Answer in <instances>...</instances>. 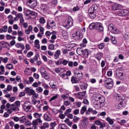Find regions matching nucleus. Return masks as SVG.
Segmentation results:
<instances>
[{
	"label": "nucleus",
	"instance_id": "1",
	"mask_svg": "<svg viewBox=\"0 0 129 129\" xmlns=\"http://www.w3.org/2000/svg\"><path fill=\"white\" fill-rule=\"evenodd\" d=\"M89 28L90 30L96 29L99 32H102L104 30L103 26H102V24L100 23H92L89 25Z\"/></svg>",
	"mask_w": 129,
	"mask_h": 129
},
{
	"label": "nucleus",
	"instance_id": "2",
	"mask_svg": "<svg viewBox=\"0 0 129 129\" xmlns=\"http://www.w3.org/2000/svg\"><path fill=\"white\" fill-rule=\"evenodd\" d=\"M105 87L107 89H111L113 87V81L111 78H108L105 80Z\"/></svg>",
	"mask_w": 129,
	"mask_h": 129
},
{
	"label": "nucleus",
	"instance_id": "3",
	"mask_svg": "<svg viewBox=\"0 0 129 129\" xmlns=\"http://www.w3.org/2000/svg\"><path fill=\"white\" fill-rule=\"evenodd\" d=\"M108 30L109 32H111L112 34H118L119 33V30L117 29L116 27L114 26L113 24H110L108 26Z\"/></svg>",
	"mask_w": 129,
	"mask_h": 129
},
{
	"label": "nucleus",
	"instance_id": "4",
	"mask_svg": "<svg viewBox=\"0 0 129 129\" xmlns=\"http://www.w3.org/2000/svg\"><path fill=\"white\" fill-rule=\"evenodd\" d=\"M73 25V19L71 17H69L68 19L67 24L63 25V27L67 28V29H70L71 26Z\"/></svg>",
	"mask_w": 129,
	"mask_h": 129
},
{
	"label": "nucleus",
	"instance_id": "5",
	"mask_svg": "<svg viewBox=\"0 0 129 129\" xmlns=\"http://www.w3.org/2000/svg\"><path fill=\"white\" fill-rule=\"evenodd\" d=\"M27 3L30 4L29 7L31 9H35L37 7V0H27Z\"/></svg>",
	"mask_w": 129,
	"mask_h": 129
},
{
	"label": "nucleus",
	"instance_id": "6",
	"mask_svg": "<svg viewBox=\"0 0 129 129\" xmlns=\"http://www.w3.org/2000/svg\"><path fill=\"white\" fill-rule=\"evenodd\" d=\"M129 13V11L126 9L120 10L118 12V15L120 17H123V16H127Z\"/></svg>",
	"mask_w": 129,
	"mask_h": 129
},
{
	"label": "nucleus",
	"instance_id": "7",
	"mask_svg": "<svg viewBox=\"0 0 129 129\" xmlns=\"http://www.w3.org/2000/svg\"><path fill=\"white\" fill-rule=\"evenodd\" d=\"M116 76L120 80H123V72L121 70H117L116 72Z\"/></svg>",
	"mask_w": 129,
	"mask_h": 129
},
{
	"label": "nucleus",
	"instance_id": "8",
	"mask_svg": "<svg viewBox=\"0 0 129 129\" xmlns=\"http://www.w3.org/2000/svg\"><path fill=\"white\" fill-rule=\"evenodd\" d=\"M73 37H74L76 40H80V39H82L83 35H82V33H80V32L77 31L76 34H73Z\"/></svg>",
	"mask_w": 129,
	"mask_h": 129
},
{
	"label": "nucleus",
	"instance_id": "9",
	"mask_svg": "<svg viewBox=\"0 0 129 129\" xmlns=\"http://www.w3.org/2000/svg\"><path fill=\"white\" fill-rule=\"evenodd\" d=\"M25 15L26 17H35V16H36V13L34 12L28 10L25 12Z\"/></svg>",
	"mask_w": 129,
	"mask_h": 129
},
{
	"label": "nucleus",
	"instance_id": "10",
	"mask_svg": "<svg viewBox=\"0 0 129 129\" xmlns=\"http://www.w3.org/2000/svg\"><path fill=\"white\" fill-rule=\"evenodd\" d=\"M28 103H29V102L26 101L23 104V107L25 111H29V109H31V106L28 104Z\"/></svg>",
	"mask_w": 129,
	"mask_h": 129
},
{
	"label": "nucleus",
	"instance_id": "11",
	"mask_svg": "<svg viewBox=\"0 0 129 129\" xmlns=\"http://www.w3.org/2000/svg\"><path fill=\"white\" fill-rule=\"evenodd\" d=\"M54 24V21L51 22V21H48L47 22V25L46 26V29L50 30L53 28V24Z\"/></svg>",
	"mask_w": 129,
	"mask_h": 129
},
{
	"label": "nucleus",
	"instance_id": "12",
	"mask_svg": "<svg viewBox=\"0 0 129 129\" xmlns=\"http://www.w3.org/2000/svg\"><path fill=\"white\" fill-rule=\"evenodd\" d=\"M112 8L113 11H116L117 10H121V6L120 5L117 4H115L113 5Z\"/></svg>",
	"mask_w": 129,
	"mask_h": 129
},
{
	"label": "nucleus",
	"instance_id": "13",
	"mask_svg": "<svg viewBox=\"0 0 129 129\" xmlns=\"http://www.w3.org/2000/svg\"><path fill=\"white\" fill-rule=\"evenodd\" d=\"M96 98H98L99 100V102L100 103V104H102V103H103L104 101H105V98L104 97H99L98 95H96Z\"/></svg>",
	"mask_w": 129,
	"mask_h": 129
},
{
	"label": "nucleus",
	"instance_id": "14",
	"mask_svg": "<svg viewBox=\"0 0 129 129\" xmlns=\"http://www.w3.org/2000/svg\"><path fill=\"white\" fill-rule=\"evenodd\" d=\"M60 55H61V51L59 50H56L54 55V59L56 60L59 59Z\"/></svg>",
	"mask_w": 129,
	"mask_h": 129
},
{
	"label": "nucleus",
	"instance_id": "15",
	"mask_svg": "<svg viewBox=\"0 0 129 129\" xmlns=\"http://www.w3.org/2000/svg\"><path fill=\"white\" fill-rule=\"evenodd\" d=\"M10 108L11 110H13V111H19L20 109H19V107H16V105L13 104L11 105Z\"/></svg>",
	"mask_w": 129,
	"mask_h": 129
},
{
	"label": "nucleus",
	"instance_id": "16",
	"mask_svg": "<svg viewBox=\"0 0 129 129\" xmlns=\"http://www.w3.org/2000/svg\"><path fill=\"white\" fill-rule=\"evenodd\" d=\"M34 44H35L34 47L37 48V49H40V41H39V40L36 39L34 41Z\"/></svg>",
	"mask_w": 129,
	"mask_h": 129
},
{
	"label": "nucleus",
	"instance_id": "17",
	"mask_svg": "<svg viewBox=\"0 0 129 129\" xmlns=\"http://www.w3.org/2000/svg\"><path fill=\"white\" fill-rule=\"evenodd\" d=\"M90 9L93 11V12H94V13L95 12H96L97 10H98V6H97V5L95 4H94L92 6V7L90 8Z\"/></svg>",
	"mask_w": 129,
	"mask_h": 129
},
{
	"label": "nucleus",
	"instance_id": "18",
	"mask_svg": "<svg viewBox=\"0 0 129 129\" xmlns=\"http://www.w3.org/2000/svg\"><path fill=\"white\" fill-rule=\"evenodd\" d=\"M33 31V27L32 26H29L28 28L25 30V33L27 35H29L31 32Z\"/></svg>",
	"mask_w": 129,
	"mask_h": 129
},
{
	"label": "nucleus",
	"instance_id": "19",
	"mask_svg": "<svg viewBox=\"0 0 129 129\" xmlns=\"http://www.w3.org/2000/svg\"><path fill=\"white\" fill-rule=\"evenodd\" d=\"M7 45L8 46H10V44H9L7 42L2 41L0 42V46L2 47V48H5L6 47H7Z\"/></svg>",
	"mask_w": 129,
	"mask_h": 129
},
{
	"label": "nucleus",
	"instance_id": "20",
	"mask_svg": "<svg viewBox=\"0 0 129 129\" xmlns=\"http://www.w3.org/2000/svg\"><path fill=\"white\" fill-rule=\"evenodd\" d=\"M58 128L59 129H69V127H68V126L66 125V124L61 123L59 125Z\"/></svg>",
	"mask_w": 129,
	"mask_h": 129
},
{
	"label": "nucleus",
	"instance_id": "21",
	"mask_svg": "<svg viewBox=\"0 0 129 129\" xmlns=\"http://www.w3.org/2000/svg\"><path fill=\"white\" fill-rule=\"evenodd\" d=\"M102 56L103 54L101 52H98L96 54L95 58H96V59L99 61L101 59V58H102Z\"/></svg>",
	"mask_w": 129,
	"mask_h": 129
},
{
	"label": "nucleus",
	"instance_id": "22",
	"mask_svg": "<svg viewBox=\"0 0 129 129\" xmlns=\"http://www.w3.org/2000/svg\"><path fill=\"white\" fill-rule=\"evenodd\" d=\"M83 51V49L81 47H78L77 49V53L78 55H79L80 56H81L82 55V52Z\"/></svg>",
	"mask_w": 129,
	"mask_h": 129
},
{
	"label": "nucleus",
	"instance_id": "23",
	"mask_svg": "<svg viewBox=\"0 0 129 129\" xmlns=\"http://www.w3.org/2000/svg\"><path fill=\"white\" fill-rule=\"evenodd\" d=\"M71 81L73 84L78 83L79 82V80H78L77 78H75V77H72L71 79Z\"/></svg>",
	"mask_w": 129,
	"mask_h": 129
},
{
	"label": "nucleus",
	"instance_id": "24",
	"mask_svg": "<svg viewBox=\"0 0 129 129\" xmlns=\"http://www.w3.org/2000/svg\"><path fill=\"white\" fill-rule=\"evenodd\" d=\"M82 55H83L84 56H85L86 57H88V55H89L88 50L86 49H83V51L82 52Z\"/></svg>",
	"mask_w": 129,
	"mask_h": 129
},
{
	"label": "nucleus",
	"instance_id": "25",
	"mask_svg": "<svg viewBox=\"0 0 129 129\" xmlns=\"http://www.w3.org/2000/svg\"><path fill=\"white\" fill-rule=\"evenodd\" d=\"M26 120H27V117H26L25 116L20 117L19 121L21 123H24V122H25Z\"/></svg>",
	"mask_w": 129,
	"mask_h": 129
},
{
	"label": "nucleus",
	"instance_id": "26",
	"mask_svg": "<svg viewBox=\"0 0 129 129\" xmlns=\"http://www.w3.org/2000/svg\"><path fill=\"white\" fill-rule=\"evenodd\" d=\"M15 46L16 48H21V49L22 50L25 49V45H24V44H22L21 43H17Z\"/></svg>",
	"mask_w": 129,
	"mask_h": 129
},
{
	"label": "nucleus",
	"instance_id": "27",
	"mask_svg": "<svg viewBox=\"0 0 129 129\" xmlns=\"http://www.w3.org/2000/svg\"><path fill=\"white\" fill-rule=\"evenodd\" d=\"M44 118L46 121H51V117L46 113L44 115Z\"/></svg>",
	"mask_w": 129,
	"mask_h": 129
},
{
	"label": "nucleus",
	"instance_id": "28",
	"mask_svg": "<svg viewBox=\"0 0 129 129\" xmlns=\"http://www.w3.org/2000/svg\"><path fill=\"white\" fill-rule=\"evenodd\" d=\"M106 120L107 121H108L109 124H111V125H112L113 124V120H112V119L110 118V117H107L106 118Z\"/></svg>",
	"mask_w": 129,
	"mask_h": 129
},
{
	"label": "nucleus",
	"instance_id": "29",
	"mask_svg": "<svg viewBox=\"0 0 129 129\" xmlns=\"http://www.w3.org/2000/svg\"><path fill=\"white\" fill-rule=\"evenodd\" d=\"M41 11H43V12H45V11H47V9H48V7H47L46 5L43 4L41 6L40 8Z\"/></svg>",
	"mask_w": 129,
	"mask_h": 129
},
{
	"label": "nucleus",
	"instance_id": "30",
	"mask_svg": "<svg viewBox=\"0 0 129 129\" xmlns=\"http://www.w3.org/2000/svg\"><path fill=\"white\" fill-rule=\"evenodd\" d=\"M89 17L90 18H91V19H94L95 18V17H96V15H95V14H94V12H90L89 14Z\"/></svg>",
	"mask_w": 129,
	"mask_h": 129
},
{
	"label": "nucleus",
	"instance_id": "31",
	"mask_svg": "<svg viewBox=\"0 0 129 129\" xmlns=\"http://www.w3.org/2000/svg\"><path fill=\"white\" fill-rule=\"evenodd\" d=\"M39 22L40 24H44L46 23V20L44 17H40L39 19Z\"/></svg>",
	"mask_w": 129,
	"mask_h": 129
},
{
	"label": "nucleus",
	"instance_id": "32",
	"mask_svg": "<svg viewBox=\"0 0 129 129\" xmlns=\"http://www.w3.org/2000/svg\"><path fill=\"white\" fill-rule=\"evenodd\" d=\"M77 78H78V80H81V79L83 78V74L82 73H81V74L78 73Z\"/></svg>",
	"mask_w": 129,
	"mask_h": 129
},
{
	"label": "nucleus",
	"instance_id": "33",
	"mask_svg": "<svg viewBox=\"0 0 129 129\" xmlns=\"http://www.w3.org/2000/svg\"><path fill=\"white\" fill-rule=\"evenodd\" d=\"M40 72L41 73V75H42V76H44V78H45L46 80H48V79H49L50 77L48 75H46L45 73H42V72Z\"/></svg>",
	"mask_w": 129,
	"mask_h": 129
},
{
	"label": "nucleus",
	"instance_id": "34",
	"mask_svg": "<svg viewBox=\"0 0 129 129\" xmlns=\"http://www.w3.org/2000/svg\"><path fill=\"white\" fill-rule=\"evenodd\" d=\"M33 115L35 118H37L38 117H41V116H42V114H40L38 112H35Z\"/></svg>",
	"mask_w": 129,
	"mask_h": 129
},
{
	"label": "nucleus",
	"instance_id": "35",
	"mask_svg": "<svg viewBox=\"0 0 129 129\" xmlns=\"http://www.w3.org/2000/svg\"><path fill=\"white\" fill-rule=\"evenodd\" d=\"M7 68L9 69V70H11L12 69H13L14 66L12 64V63H8L7 65Z\"/></svg>",
	"mask_w": 129,
	"mask_h": 129
},
{
	"label": "nucleus",
	"instance_id": "36",
	"mask_svg": "<svg viewBox=\"0 0 129 129\" xmlns=\"http://www.w3.org/2000/svg\"><path fill=\"white\" fill-rule=\"evenodd\" d=\"M36 91L37 93H41V92L43 91V88H42L41 87H37L36 89Z\"/></svg>",
	"mask_w": 129,
	"mask_h": 129
},
{
	"label": "nucleus",
	"instance_id": "37",
	"mask_svg": "<svg viewBox=\"0 0 129 129\" xmlns=\"http://www.w3.org/2000/svg\"><path fill=\"white\" fill-rule=\"evenodd\" d=\"M49 127V123H44L43 124V126L41 127V129H45V128Z\"/></svg>",
	"mask_w": 129,
	"mask_h": 129
},
{
	"label": "nucleus",
	"instance_id": "38",
	"mask_svg": "<svg viewBox=\"0 0 129 129\" xmlns=\"http://www.w3.org/2000/svg\"><path fill=\"white\" fill-rule=\"evenodd\" d=\"M90 112L92 113L93 112V109L91 108H89L88 110L86 111V114H90Z\"/></svg>",
	"mask_w": 129,
	"mask_h": 129
},
{
	"label": "nucleus",
	"instance_id": "39",
	"mask_svg": "<svg viewBox=\"0 0 129 129\" xmlns=\"http://www.w3.org/2000/svg\"><path fill=\"white\" fill-rule=\"evenodd\" d=\"M57 97H58V95H55V96H53L49 100V102H51V101H53V100H55V99H57Z\"/></svg>",
	"mask_w": 129,
	"mask_h": 129
},
{
	"label": "nucleus",
	"instance_id": "40",
	"mask_svg": "<svg viewBox=\"0 0 129 129\" xmlns=\"http://www.w3.org/2000/svg\"><path fill=\"white\" fill-rule=\"evenodd\" d=\"M35 93H36L35 90L31 89L28 94L29 95H35Z\"/></svg>",
	"mask_w": 129,
	"mask_h": 129
},
{
	"label": "nucleus",
	"instance_id": "41",
	"mask_svg": "<svg viewBox=\"0 0 129 129\" xmlns=\"http://www.w3.org/2000/svg\"><path fill=\"white\" fill-rule=\"evenodd\" d=\"M72 110V109H68L66 110V111L64 112V115H67L68 114H69L70 112H71V111Z\"/></svg>",
	"mask_w": 129,
	"mask_h": 129
},
{
	"label": "nucleus",
	"instance_id": "42",
	"mask_svg": "<svg viewBox=\"0 0 129 129\" xmlns=\"http://www.w3.org/2000/svg\"><path fill=\"white\" fill-rule=\"evenodd\" d=\"M111 41L113 44H116V43H117V41L115 40V37H112Z\"/></svg>",
	"mask_w": 129,
	"mask_h": 129
},
{
	"label": "nucleus",
	"instance_id": "43",
	"mask_svg": "<svg viewBox=\"0 0 129 129\" xmlns=\"http://www.w3.org/2000/svg\"><path fill=\"white\" fill-rule=\"evenodd\" d=\"M55 48V46L54 45V44H50L49 46H48V49L49 50H54V48Z\"/></svg>",
	"mask_w": 129,
	"mask_h": 129
},
{
	"label": "nucleus",
	"instance_id": "44",
	"mask_svg": "<svg viewBox=\"0 0 129 129\" xmlns=\"http://www.w3.org/2000/svg\"><path fill=\"white\" fill-rule=\"evenodd\" d=\"M79 120V117L74 116V118H73V121L74 122H77Z\"/></svg>",
	"mask_w": 129,
	"mask_h": 129
},
{
	"label": "nucleus",
	"instance_id": "45",
	"mask_svg": "<svg viewBox=\"0 0 129 129\" xmlns=\"http://www.w3.org/2000/svg\"><path fill=\"white\" fill-rule=\"evenodd\" d=\"M57 4H58V2L57 0H51V5H53V6L57 5Z\"/></svg>",
	"mask_w": 129,
	"mask_h": 129
},
{
	"label": "nucleus",
	"instance_id": "46",
	"mask_svg": "<svg viewBox=\"0 0 129 129\" xmlns=\"http://www.w3.org/2000/svg\"><path fill=\"white\" fill-rule=\"evenodd\" d=\"M15 105H16V107H19L20 105H21V102L20 101H17L15 103Z\"/></svg>",
	"mask_w": 129,
	"mask_h": 129
},
{
	"label": "nucleus",
	"instance_id": "47",
	"mask_svg": "<svg viewBox=\"0 0 129 129\" xmlns=\"http://www.w3.org/2000/svg\"><path fill=\"white\" fill-rule=\"evenodd\" d=\"M9 100L10 102H14V101L16 100V98L15 97H10Z\"/></svg>",
	"mask_w": 129,
	"mask_h": 129
},
{
	"label": "nucleus",
	"instance_id": "48",
	"mask_svg": "<svg viewBox=\"0 0 129 129\" xmlns=\"http://www.w3.org/2000/svg\"><path fill=\"white\" fill-rule=\"evenodd\" d=\"M105 116L106 115V112H102L100 114H98V116Z\"/></svg>",
	"mask_w": 129,
	"mask_h": 129
},
{
	"label": "nucleus",
	"instance_id": "49",
	"mask_svg": "<svg viewBox=\"0 0 129 129\" xmlns=\"http://www.w3.org/2000/svg\"><path fill=\"white\" fill-rule=\"evenodd\" d=\"M16 18L17 19H22L23 18V14L22 13H19L16 15Z\"/></svg>",
	"mask_w": 129,
	"mask_h": 129
},
{
	"label": "nucleus",
	"instance_id": "50",
	"mask_svg": "<svg viewBox=\"0 0 129 129\" xmlns=\"http://www.w3.org/2000/svg\"><path fill=\"white\" fill-rule=\"evenodd\" d=\"M12 119L14 120V121H20V118L17 116L13 117Z\"/></svg>",
	"mask_w": 129,
	"mask_h": 129
},
{
	"label": "nucleus",
	"instance_id": "51",
	"mask_svg": "<svg viewBox=\"0 0 129 129\" xmlns=\"http://www.w3.org/2000/svg\"><path fill=\"white\" fill-rule=\"evenodd\" d=\"M33 55H34V52H32V51H30L27 53V57H28L29 58H30V57H31V56H33Z\"/></svg>",
	"mask_w": 129,
	"mask_h": 129
},
{
	"label": "nucleus",
	"instance_id": "52",
	"mask_svg": "<svg viewBox=\"0 0 129 129\" xmlns=\"http://www.w3.org/2000/svg\"><path fill=\"white\" fill-rule=\"evenodd\" d=\"M103 127H105V123L101 122L100 124V128H103Z\"/></svg>",
	"mask_w": 129,
	"mask_h": 129
},
{
	"label": "nucleus",
	"instance_id": "53",
	"mask_svg": "<svg viewBox=\"0 0 129 129\" xmlns=\"http://www.w3.org/2000/svg\"><path fill=\"white\" fill-rule=\"evenodd\" d=\"M33 77L35 79H39V78L40 77V76H39V75L38 74L34 73L33 74Z\"/></svg>",
	"mask_w": 129,
	"mask_h": 129
},
{
	"label": "nucleus",
	"instance_id": "54",
	"mask_svg": "<svg viewBox=\"0 0 129 129\" xmlns=\"http://www.w3.org/2000/svg\"><path fill=\"white\" fill-rule=\"evenodd\" d=\"M80 9L79 7L76 6L73 9V11H74V12H77V11H79Z\"/></svg>",
	"mask_w": 129,
	"mask_h": 129
},
{
	"label": "nucleus",
	"instance_id": "55",
	"mask_svg": "<svg viewBox=\"0 0 129 129\" xmlns=\"http://www.w3.org/2000/svg\"><path fill=\"white\" fill-rule=\"evenodd\" d=\"M13 89V87L12 85H8L7 90H8V91H11Z\"/></svg>",
	"mask_w": 129,
	"mask_h": 129
},
{
	"label": "nucleus",
	"instance_id": "56",
	"mask_svg": "<svg viewBox=\"0 0 129 129\" xmlns=\"http://www.w3.org/2000/svg\"><path fill=\"white\" fill-rule=\"evenodd\" d=\"M74 114L75 115H77V114H79V109H77L74 111Z\"/></svg>",
	"mask_w": 129,
	"mask_h": 129
},
{
	"label": "nucleus",
	"instance_id": "57",
	"mask_svg": "<svg viewBox=\"0 0 129 129\" xmlns=\"http://www.w3.org/2000/svg\"><path fill=\"white\" fill-rule=\"evenodd\" d=\"M25 123L26 124V125H28V126L29 125H31V124H32V123H31V122H30V121H29V120H27V119H26V120L25 121Z\"/></svg>",
	"mask_w": 129,
	"mask_h": 129
},
{
	"label": "nucleus",
	"instance_id": "58",
	"mask_svg": "<svg viewBox=\"0 0 129 129\" xmlns=\"http://www.w3.org/2000/svg\"><path fill=\"white\" fill-rule=\"evenodd\" d=\"M115 107V108H116V109H120V108L122 107V106H121L120 104H118V105H116Z\"/></svg>",
	"mask_w": 129,
	"mask_h": 129
},
{
	"label": "nucleus",
	"instance_id": "59",
	"mask_svg": "<svg viewBox=\"0 0 129 129\" xmlns=\"http://www.w3.org/2000/svg\"><path fill=\"white\" fill-rule=\"evenodd\" d=\"M3 32H6L8 31V26H5L2 30Z\"/></svg>",
	"mask_w": 129,
	"mask_h": 129
},
{
	"label": "nucleus",
	"instance_id": "60",
	"mask_svg": "<svg viewBox=\"0 0 129 129\" xmlns=\"http://www.w3.org/2000/svg\"><path fill=\"white\" fill-rule=\"evenodd\" d=\"M31 91V89H30V88L29 87H27L26 88L25 90V91L26 93H30V91Z\"/></svg>",
	"mask_w": 129,
	"mask_h": 129
},
{
	"label": "nucleus",
	"instance_id": "61",
	"mask_svg": "<svg viewBox=\"0 0 129 129\" xmlns=\"http://www.w3.org/2000/svg\"><path fill=\"white\" fill-rule=\"evenodd\" d=\"M56 121H54L51 123L50 126L52 128H54L56 126Z\"/></svg>",
	"mask_w": 129,
	"mask_h": 129
},
{
	"label": "nucleus",
	"instance_id": "62",
	"mask_svg": "<svg viewBox=\"0 0 129 129\" xmlns=\"http://www.w3.org/2000/svg\"><path fill=\"white\" fill-rule=\"evenodd\" d=\"M104 43H102L99 45V49H103L104 48Z\"/></svg>",
	"mask_w": 129,
	"mask_h": 129
},
{
	"label": "nucleus",
	"instance_id": "63",
	"mask_svg": "<svg viewBox=\"0 0 129 129\" xmlns=\"http://www.w3.org/2000/svg\"><path fill=\"white\" fill-rule=\"evenodd\" d=\"M81 89L85 90L87 88V86L85 85H81Z\"/></svg>",
	"mask_w": 129,
	"mask_h": 129
},
{
	"label": "nucleus",
	"instance_id": "64",
	"mask_svg": "<svg viewBox=\"0 0 129 129\" xmlns=\"http://www.w3.org/2000/svg\"><path fill=\"white\" fill-rule=\"evenodd\" d=\"M69 118L72 119L73 118V115L72 114H68V115H66Z\"/></svg>",
	"mask_w": 129,
	"mask_h": 129
}]
</instances>
